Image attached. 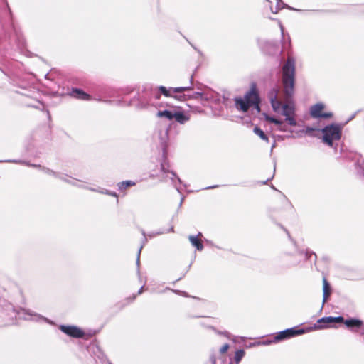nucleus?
<instances>
[{
  "mask_svg": "<svg viewBox=\"0 0 364 364\" xmlns=\"http://www.w3.org/2000/svg\"><path fill=\"white\" fill-rule=\"evenodd\" d=\"M294 77L295 60L289 56L282 67V84L287 98L291 97L294 94Z\"/></svg>",
  "mask_w": 364,
  "mask_h": 364,
  "instance_id": "1",
  "label": "nucleus"
},
{
  "mask_svg": "<svg viewBox=\"0 0 364 364\" xmlns=\"http://www.w3.org/2000/svg\"><path fill=\"white\" fill-rule=\"evenodd\" d=\"M277 90H272L269 94V98L274 112H279L282 109V114L285 117L295 115V107L292 102H287L283 105L277 100Z\"/></svg>",
  "mask_w": 364,
  "mask_h": 364,
  "instance_id": "2",
  "label": "nucleus"
},
{
  "mask_svg": "<svg viewBox=\"0 0 364 364\" xmlns=\"http://www.w3.org/2000/svg\"><path fill=\"white\" fill-rule=\"evenodd\" d=\"M258 103V95L254 90H250L245 95L243 99L240 97L235 99V106L237 109L243 112H247L251 106L255 107V108L259 111Z\"/></svg>",
  "mask_w": 364,
  "mask_h": 364,
  "instance_id": "3",
  "label": "nucleus"
},
{
  "mask_svg": "<svg viewBox=\"0 0 364 364\" xmlns=\"http://www.w3.org/2000/svg\"><path fill=\"white\" fill-rule=\"evenodd\" d=\"M341 132L342 127L339 124H332L325 127L321 129L323 142L329 146H332L334 141L340 139Z\"/></svg>",
  "mask_w": 364,
  "mask_h": 364,
  "instance_id": "4",
  "label": "nucleus"
},
{
  "mask_svg": "<svg viewBox=\"0 0 364 364\" xmlns=\"http://www.w3.org/2000/svg\"><path fill=\"white\" fill-rule=\"evenodd\" d=\"M192 80L193 76L191 77V85H192ZM158 90L161 94H163L166 97H171L180 101H185L186 100V95L180 94L178 95H173V93H181L184 91L191 90H192V87L191 85H190L186 87H178L174 88L170 87L168 89L166 87L160 86L158 87Z\"/></svg>",
  "mask_w": 364,
  "mask_h": 364,
  "instance_id": "5",
  "label": "nucleus"
},
{
  "mask_svg": "<svg viewBox=\"0 0 364 364\" xmlns=\"http://www.w3.org/2000/svg\"><path fill=\"white\" fill-rule=\"evenodd\" d=\"M16 316L20 319L31 320L36 321H45L47 323H52L48 318L33 313L28 309H22L17 312Z\"/></svg>",
  "mask_w": 364,
  "mask_h": 364,
  "instance_id": "6",
  "label": "nucleus"
},
{
  "mask_svg": "<svg viewBox=\"0 0 364 364\" xmlns=\"http://www.w3.org/2000/svg\"><path fill=\"white\" fill-rule=\"evenodd\" d=\"M305 333L304 329H296V328H287L284 331L278 332L274 338V341L279 342L283 340L289 339L290 338L301 335Z\"/></svg>",
  "mask_w": 364,
  "mask_h": 364,
  "instance_id": "7",
  "label": "nucleus"
},
{
  "mask_svg": "<svg viewBox=\"0 0 364 364\" xmlns=\"http://www.w3.org/2000/svg\"><path fill=\"white\" fill-rule=\"evenodd\" d=\"M318 326H315V329H322L326 328L331 326V324L334 323H343V318L342 316L333 317V316H326L319 318L318 320Z\"/></svg>",
  "mask_w": 364,
  "mask_h": 364,
  "instance_id": "8",
  "label": "nucleus"
},
{
  "mask_svg": "<svg viewBox=\"0 0 364 364\" xmlns=\"http://www.w3.org/2000/svg\"><path fill=\"white\" fill-rule=\"evenodd\" d=\"M325 105L322 103H318L311 107V115L314 118H330L332 117L331 112H322Z\"/></svg>",
  "mask_w": 364,
  "mask_h": 364,
  "instance_id": "9",
  "label": "nucleus"
},
{
  "mask_svg": "<svg viewBox=\"0 0 364 364\" xmlns=\"http://www.w3.org/2000/svg\"><path fill=\"white\" fill-rule=\"evenodd\" d=\"M60 329L65 334L73 338H82L84 336V332L80 328L74 326L61 325Z\"/></svg>",
  "mask_w": 364,
  "mask_h": 364,
  "instance_id": "10",
  "label": "nucleus"
},
{
  "mask_svg": "<svg viewBox=\"0 0 364 364\" xmlns=\"http://www.w3.org/2000/svg\"><path fill=\"white\" fill-rule=\"evenodd\" d=\"M203 237L201 232H199L197 235H189L188 240L191 245L195 247L198 250L201 251L203 249V245L201 242L200 238Z\"/></svg>",
  "mask_w": 364,
  "mask_h": 364,
  "instance_id": "11",
  "label": "nucleus"
},
{
  "mask_svg": "<svg viewBox=\"0 0 364 364\" xmlns=\"http://www.w3.org/2000/svg\"><path fill=\"white\" fill-rule=\"evenodd\" d=\"M173 119H175L177 122L181 124L189 120V117L183 112L176 110H174Z\"/></svg>",
  "mask_w": 364,
  "mask_h": 364,
  "instance_id": "12",
  "label": "nucleus"
},
{
  "mask_svg": "<svg viewBox=\"0 0 364 364\" xmlns=\"http://www.w3.org/2000/svg\"><path fill=\"white\" fill-rule=\"evenodd\" d=\"M343 322L348 328H360L361 326L363 325V321L359 319H356V318H350V319H347L346 321L343 320Z\"/></svg>",
  "mask_w": 364,
  "mask_h": 364,
  "instance_id": "13",
  "label": "nucleus"
},
{
  "mask_svg": "<svg viewBox=\"0 0 364 364\" xmlns=\"http://www.w3.org/2000/svg\"><path fill=\"white\" fill-rule=\"evenodd\" d=\"M323 304H324L325 302H326L328 298L331 295V287H330V285L326 278H323Z\"/></svg>",
  "mask_w": 364,
  "mask_h": 364,
  "instance_id": "14",
  "label": "nucleus"
},
{
  "mask_svg": "<svg viewBox=\"0 0 364 364\" xmlns=\"http://www.w3.org/2000/svg\"><path fill=\"white\" fill-rule=\"evenodd\" d=\"M43 171L44 173H46L48 175L53 176L57 178L62 180V181L70 183V181L66 178V177H65L66 176L63 173H56L52 170H50L49 168H43Z\"/></svg>",
  "mask_w": 364,
  "mask_h": 364,
  "instance_id": "15",
  "label": "nucleus"
},
{
  "mask_svg": "<svg viewBox=\"0 0 364 364\" xmlns=\"http://www.w3.org/2000/svg\"><path fill=\"white\" fill-rule=\"evenodd\" d=\"M71 95L75 98L80 100H89L90 96L87 93L84 92L81 90L79 89H73L71 92Z\"/></svg>",
  "mask_w": 364,
  "mask_h": 364,
  "instance_id": "16",
  "label": "nucleus"
},
{
  "mask_svg": "<svg viewBox=\"0 0 364 364\" xmlns=\"http://www.w3.org/2000/svg\"><path fill=\"white\" fill-rule=\"evenodd\" d=\"M174 110L165 109L163 111H159L156 113V116L159 118L165 117L168 120L173 119Z\"/></svg>",
  "mask_w": 364,
  "mask_h": 364,
  "instance_id": "17",
  "label": "nucleus"
},
{
  "mask_svg": "<svg viewBox=\"0 0 364 364\" xmlns=\"http://www.w3.org/2000/svg\"><path fill=\"white\" fill-rule=\"evenodd\" d=\"M253 132L257 134L261 139L269 142V139L265 133L258 127H255L253 129Z\"/></svg>",
  "mask_w": 364,
  "mask_h": 364,
  "instance_id": "18",
  "label": "nucleus"
},
{
  "mask_svg": "<svg viewBox=\"0 0 364 364\" xmlns=\"http://www.w3.org/2000/svg\"><path fill=\"white\" fill-rule=\"evenodd\" d=\"M136 183L132 181H124L118 183V188L120 191L124 190L129 186H135Z\"/></svg>",
  "mask_w": 364,
  "mask_h": 364,
  "instance_id": "19",
  "label": "nucleus"
},
{
  "mask_svg": "<svg viewBox=\"0 0 364 364\" xmlns=\"http://www.w3.org/2000/svg\"><path fill=\"white\" fill-rule=\"evenodd\" d=\"M245 355V351L243 350H238L235 352V361L236 364H238Z\"/></svg>",
  "mask_w": 364,
  "mask_h": 364,
  "instance_id": "20",
  "label": "nucleus"
},
{
  "mask_svg": "<svg viewBox=\"0 0 364 364\" xmlns=\"http://www.w3.org/2000/svg\"><path fill=\"white\" fill-rule=\"evenodd\" d=\"M203 95V92H195L194 93H193L192 95H186V100L187 99H198L200 97H202Z\"/></svg>",
  "mask_w": 364,
  "mask_h": 364,
  "instance_id": "21",
  "label": "nucleus"
},
{
  "mask_svg": "<svg viewBox=\"0 0 364 364\" xmlns=\"http://www.w3.org/2000/svg\"><path fill=\"white\" fill-rule=\"evenodd\" d=\"M277 3L275 9H273L272 7L270 8L271 11L274 14H277L279 11V10H280L282 8L284 7V4L281 0H277Z\"/></svg>",
  "mask_w": 364,
  "mask_h": 364,
  "instance_id": "22",
  "label": "nucleus"
},
{
  "mask_svg": "<svg viewBox=\"0 0 364 364\" xmlns=\"http://www.w3.org/2000/svg\"><path fill=\"white\" fill-rule=\"evenodd\" d=\"M285 120L289 124H290L291 126H295L296 124V122L295 119V115L287 117H285Z\"/></svg>",
  "mask_w": 364,
  "mask_h": 364,
  "instance_id": "23",
  "label": "nucleus"
},
{
  "mask_svg": "<svg viewBox=\"0 0 364 364\" xmlns=\"http://www.w3.org/2000/svg\"><path fill=\"white\" fill-rule=\"evenodd\" d=\"M299 256L301 257V259H307L309 258H310L311 256H314L316 257V255L313 253H309L308 252L304 253L302 252H300L299 253Z\"/></svg>",
  "mask_w": 364,
  "mask_h": 364,
  "instance_id": "24",
  "label": "nucleus"
},
{
  "mask_svg": "<svg viewBox=\"0 0 364 364\" xmlns=\"http://www.w3.org/2000/svg\"><path fill=\"white\" fill-rule=\"evenodd\" d=\"M266 119L267 121L269 122H272V123H274L275 124H281V120H279L274 117H266Z\"/></svg>",
  "mask_w": 364,
  "mask_h": 364,
  "instance_id": "25",
  "label": "nucleus"
},
{
  "mask_svg": "<svg viewBox=\"0 0 364 364\" xmlns=\"http://www.w3.org/2000/svg\"><path fill=\"white\" fill-rule=\"evenodd\" d=\"M276 125H277V129L279 131H281V132H286L287 131L286 127L283 124V122L281 121V124H277Z\"/></svg>",
  "mask_w": 364,
  "mask_h": 364,
  "instance_id": "26",
  "label": "nucleus"
},
{
  "mask_svg": "<svg viewBox=\"0 0 364 364\" xmlns=\"http://www.w3.org/2000/svg\"><path fill=\"white\" fill-rule=\"evenodd\" d=\"M229 348H230V346L228 343L223 345L220 349V353L221 354L226 353L228 351V350L229 349Z\"/></svg>",
  "mask_w": 364,
  "mask_h": 364,
  "instance_id": "27",
  "label": "nucleus"
},
{
  "mask_svg": "<svg viewBox=\"0 0 364 364\" xmlns=\"http://www.w3.org/2000/svg\"><path fill=\"white\" fill-rule=\"evenodd\" d=\"M272 343H276L275 341H274V339L273 340H267V341H264L262 342H257V345H269Z\"/></svg>",
  "mask_w": 364,
  "mask_h": 364,
  "instance_id": "28",
  "label": "nucleus"
},
{
  "mask_svg": "<svg viewBox=\"0 0 364 364\" xmlns=\"http://www.w3.org/2000/svg\"><path fill=\"white\" fill-rule=\"evenodd\" d=\"M98 191L102 193H105V194L110 195V196H114V197H117V195L116 194V193H111L110 191H109L107 190H105V191Z\"/></svg>",
  "mask_w": 364,
  "mask_h": 364,
  "instance_id": "29",
  "label": "nucleus"
},
{
  "mask_svg": "<svg viewBox=\"0 0 364 364\" xmlns=\"http://www.w3.org/2000/svg\"><path fill=\"white\" fill-rule=\"evenodd\" d=\"M135 107H136L138 109H146L150 105H134Z\"/></svg>",
  "mask_w": 364,
  "mask_h": 364,
  "instance_id": "30",
  "label": "nucleus"
},
{
  "mask_svg": "<svg viewBox=\"0 0 364 364\" xmlns=\"http://www.w3.org/2000/svg\"><path fill=\"white\" fill-rule=\"evenodd\" d=\"M143 247V245H141L138 251V254H137V259H136V264L137 265H139V257H140V254H141V249Z\"/></svg>",
  "mask_w": 364,
  "mask_h": 364,
  "instance_id": "31",
  "label": "nucleus"
},
{
  "mask_svg": "<svg viewBox=\"0 0 364 364\" xmlns=\"http://www.w3.org/2000/svg\"><path fill=\"white\" fill-rule=\"evenodd\" d=\"M314 130H315V129L308 127L305 129V133L310 134Z\"/></svg>",
  "mask_w": 364,
  "mask_h": 364,
  "instance_id": "32",
  "label": "nucleus"
},
{
  "mask_svg": "<svg viewBox=\"0 0 364 364\" xmlns=\"http://www.w3.org/2000/svg\"><path fill=\"white\" fill-rule=\"evenodd\" d=\"M210 361H211L212 364H217L216 363V358H215V355H212L210 356Z\"/></svg>",
  "mask_w": 364,
  "mask_h": 364,
  "instance_id": "33",
  "label": "nucleus"
},
{
  "mask_svg": "<svg viewBox=\"0 0 364 364\" xmlns=\"http://www.w3.org/2000/svg\"><path fill=\"white\" fill-rule=\"evenodd\" d=\"M170 173H171V176H172L171 177V179L172 180V181H173V183L174 186H176V183H175V181H174V178H176V174H175L173 172H171Z\"/></svg>",
  "mask_w": 364,
  "mask_h": 364,
  "instance_id": "34",
  "label": "nucleus"
},
{
  "mask_svg": "<svg viewBox=\"0 0 364 364\" xmlns=\"http://www.w3.org/2000/svg\"><path fill=\"white\" fill-rule=\"evenodd\" d=\"M161 171L164 173H168L164 164H161Z\"/></svg>",
  "mask_w": 364,
  "mask_h": 364,
  "instance_id": "35",
  "label": "nucleus"
},
{
  "mask_svg": "<svg viewBox=\"0 0 364 364\" xmlns=\"http://www.w3.org/2000/svg\"><path fill=\"white\" fill-rule=\"evenodd\" d=\"M6 162H12V163H23L22 161H17V160H8V161H5Z\"/></svg>",
  "mask_w": 364,
  "mask_h": 364,
  "instance_id": "36",
  "label": "nucleus"
},
{
  "mask_svg": "<svg viewBox=\"0 0 364 364\" xmlns=\"http://www.w3.org/2000/svg\"><path fill=\"white\" fill-rule=\"evenodd\" d=\"M360 328V333L361 334H364V327H363V325H362V326H361V327H360V328Z\"/></svg>",
  "mask_w": 364,
  "mask_h": 364,
  "instance_id": "37",
  "label": "nucleus"
},
{
  "mask_svg": "<svg viewBox=\"0 0 364 364\" xmlns=\"http://www.w3.org/2000/svg\"><path fill=\"white\" fill-rule=\"evenodd\" d=\"M220 333L225 336L228 338H230V334L228 332H223V333Z\"/></svg>",
  "mask_w": 364,
  "mask_h": 364,
  "instance_id": "38",
  "label": "nucleus"
},
{
  "mask_svg": "<svg viewBox=\"0 0 364 364\" xmlns=\"http://www.w3.org/2000/svg\"><path fill=\"white\" fill-rule=\"evenodd\" d=\"M143 290H144V286H142V287L140 288V289L139 290L138 294H141V293L143 292Z\"/></svg>",
  "mask_w": 364,
  "mask_h": 364,
  "instance_id": "39",
  "label": "nucleus"
},
{
  "mask_svg": "<svg viewBox=\"0 0 364 364\" xmlns=\"http://www.w3.org/2000/svg\"><path fill=\"white\" fill-rule=\"evenodd\" d=\"M160 234H161V232H157V233H156V234L150 235H149V236L150 237H154V236H155V235H160Z\"/></svg>",
  "mask_w": 364,
  "mask_h": 364,
  "instance_id": "40",
  "label": "nucleus"
},
{
  "mask_svg": "<svg viewBox=\"0 0 364 364\" xmlns=\"http://www.w3.org/2000/svg\"><path fill=\"white\" fill-rule=\"evenodd\" d=\"M279 27H280V28H281L282 33H283L284 29H283V26H282V25L281 24V23H279Z\"/></svg>",
  "mask_w": 364,
  "mask_h": 364,
  "instance_id": "41",
  "label": "nucleus"
},
{
  "mask_svg": "<svg viewBox=\"0 0 364 364\" xmlns=\"http://www.w3.org/2000/svg\"><path fill=\"white\" fill-rule=\"evenodd\" d=\"M154 95H155V97H156V99H159V93L155 92V93H154Z\"/></svg>",
  "mask_w": 364,
  "mask_h": 364,
  "instance_id": "42",
  "label": "nucleus"
},
{
  "mask_svg": "<svg viewBox=\"0 0 364 364\" xmlns=\"http://www.w3.org/2000/svg\"><path fill=\"white\" fill-rule=\"evenodd\" d=\"M258 346V345L257 344V342H256V343H252V344H250V346H250V347H251V346Z\"/></svg>",
  "mask_w": 364,
  "mask_h": 364,
  "instance_id": "43",
  "label": "nucleus"
},
{
  "mask_svg": "<svg viewBox=\"0 0 364 364\" xmlns=\"http://www.w3.org/2000/svg\"><path fill=\"white\" fill-rule=\"evenodd\" d=\"M142 234H143V235H144V237L145 241H146V235H145V232H142Z\"/></svg>",
  "mask_w": 364,
  "mask_h": 364,
  "instance_id": "44",
  "label": "nucleus"
},
{
  "mask_svg": "<svg viewBox=\"0 0 364 364\" xmlns=\"http://www.w3.org/2000/svg\"><path fill=\"white\" fill-rule=\"evenodd\" d=\"M274 146H275V143H274V144H272V150L274 148Z\"/></svg>",
  "mask_w": 364,
  "mask_h": 364,
  "instance_id": "45",
  "label": "nucleus"
},
{
  "mask_svg": "<svg viewBox=\"0 0 364 364\" xmlns=\"http://www.w3.org/2000/svg\"><path fill=\"white\" fill-rule=\"evenodd\" d=\"M215 187H218V186H213L209 187L208 188H215Z\"/></svg>",
  "mask_w": 364,
  "mask_h": 364,
  "instance_id": "46",
  "label": "nucleus"
},
{
  "mask_svg": "<svg viewBox=\"0 0 364 364\" xmlns=\"http://www.w3.org/2000/svg\"><path fill=\"white\" fill-rule=\"evenodd\" d=\"M170 231L173 232V228H171Z\"/></svg>",
  "mask_w": 364,
  "mask_h": 364,
  "instance_id": "47",
  "label": "nucleus"
},
{
  "mask_svg": "<svg viewBox=\"0 0 364 364\" xmlns=\"http://www.w3.org/2000/svg\"><path fill=\"white\" fill-rule=\"evenodd\" d=\"M32 166L37 167L36 165H31ZM38 167H40V166H38Z\"/></svg>",
  "mask_w": 364,
  "mask_h": 364,
  "instance_id": "48",
  "label": "nucleus"
},
{
  "mask_svg": "<svg viewBox=\"0 0 364 364\" xmlns=\"http://www.w3.org/2000/svg\"><path fill=\"white\" fill-rule=\"evenodd\" d=\"M220 358L223 360L225 359V357L222 356Z\"/></svg>",
  "mask_w": 364,
  "mask_h": 364,
  "instance_id": "49",
  "label": "nucleus"
},
{
  "mask_svg": "<svg viewBox=\"0 0 364 364\" xmlns=\"http://www.w3.org/2000/svg\"><path fill=\"white\" fill-rule=\"evenodd\" d=\"M176 179L178 181L179 183L181 182L180 178H176Z\"/></svg>",
  "mask_w": 364,
  "mask_h": 364,
  "instance_id": "50",
  "label": "nucleus"
},
{
  "mask_svg": "<svg viewBox=\"0 0 364 364\" xmlns=\"http://www.w3.org/2000/svg\"><path fill=\"white\" fill-rule=\"evenodd\" d=\"M2 161H0V162H1Z\"/></svg>",
  "mask_w": 364,
  "mask_h": 364,
  "instance_id": "51",
  "label": "nucleus"
},
{
  "mask_svg": "<svg viewBox=\"0 0 364 364\" xmlns=\"http://www.w3.org/2000/svg\"><path fill=\"white\" fill-rule=\"evenodd\" d=\"M109 364H112V363H109Z\"/></svg>",
  "mask_w": 364,
  "mask_h": 364,
  "instance_id": "52",
  "label": "nucleus"
}]
</instances>
